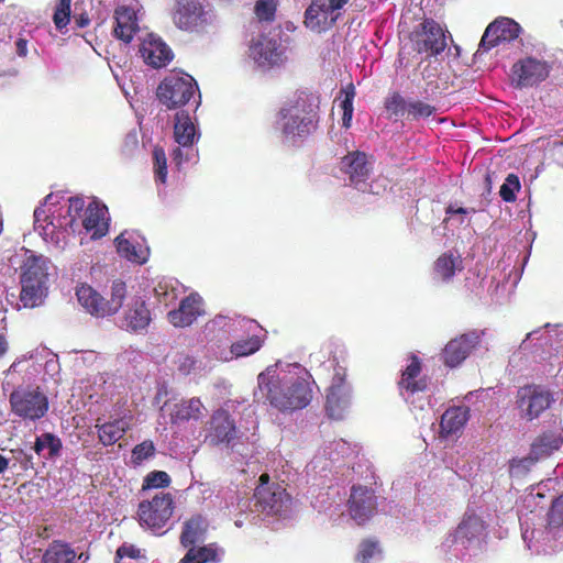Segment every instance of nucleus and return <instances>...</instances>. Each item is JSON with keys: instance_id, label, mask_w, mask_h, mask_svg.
Masks as SVG:
<instances>
[{"instance_id": "obj_24", "label": "nucleus", "mask_w": 563, "mask_h": 563, "mask_svg": "<svg viewBox=\"0 0 563 563\" xmlns=\"http://www.w3.org/2000/svg\"><path fill=\"white\" fill-rule=\"evenodd\" d=\"M356 453V444H351L344 439H334L324 442L311 463L314 468L320 465L325 470L330 464L344 462Z\"/></svg>"}, {"instance_id": "obj_36", "label": "nucleus", "mask_w": 563, "mask_h": 563, "mask_svg": "<svg viewBox=\"0 0 563 563\" xmlns=\"http://www.w3.org/2000/svg\"><path fill=\"white\" fill-rule=\"evenodd\" d=\"M174 137L178 145H195L199 139L194 121L185 111L176 113Z\"/></svg>"}, {"instance_id": "obj_38", "label": "nucleus", "mask_w": 563, "mask_h": 563, "mask_svg": "<svg viewBox=\"0 0 563 563\" xmlns=\"http://www.w3.org/2000/svg\"><path fill=\"white\" fill-rule=\"evenodd\" d=\"M468 420L466 407L449 408L441 417V433L444 437L454 435L462 431Z\"/></svg>"}, {"instance_id": "obj_17", "label": "nucleus", "mask_w": 563, "mask_h": 563, "mask_svg": "<svg viewBox=\"0 0 563 563\" xmlns=\"http://www.w3.org/2000/svg\"><path fill=\"white\" fill-rule=\"evenodd\" d=\"M551 65L538 57L518 59L510 69V80L516 88L533 87L549 77Z\"/></svg>"}, {"instance_id": "obj_47", "label": "nucleus", "mask_w": 563, "mask_h": 563, "mask_svg": "<svg viewBox=\"0 0 563 563\" xmlns=\"http://www.w3.org/2000/svg\"><path fill=\"white\" fill-rule=\"evenodd\" d=\"M380 558L382 549L378 541L367 539L360 543L356 555L357 563H372Z\"/></svg>"}, {"instance_id": "obj_57", "label": "nucleus", "mask_w": 563, "mask_h": 563, "mask_svg": "<svg viewBox=\"0 0 563 563\" xmlns=\"http://www.w3.org/2000/svg\"><path fill=\"white\" fill-rule=\"evenodd\" d=\"M275 12L276 4L274 0H258L255 5V14L260 21H272Z\"/></svg>"}, {"instance_id": "obj_4", "label": "nucleus", "mask_w": 563, "mask_h": 563, "mask_svg": "<svg viewBox=\"0 0 563 563\" xmlns=\"http://www.w3.org/2000/svg\"><path fill=\"white\" fill-rule=\"evenodd\" d=\"M522 539L534 554H553L563 550V494L553 500L547 523H534L533 518L519 517Z\"/></svg>"}, {"instance_id": "obj_46", "label": "nucleus", "mask_w": 563, "mask_h": 563, "mask_svg": "<svg viewBox=\"0 0 563 563\" xmlns=\"http://www.w3.org/2000/svg\"><path fill=\"white\" fill-rule=\"evenodd\" d=\"M409 99H405L398 92H394L385 99V109L388 113V118L397 121L399 118L405 117L408 113Z\"/></svg>"}, {"instance_id": "obj_53", "label": "nucleus", "mask_w": 563, "mask_h": 563, "mask_svg": "<svg viewBox=\"0 0 563 563\" xmlns=\"http://www.w3.org/2000/svg\"><path fill=\"white\" fill-rule=\"evenodd\" d=\"M170 484L169 475L164 471H153L148 473L143 482V489L163 488Z\"/></svg>"}, {"instance_id": "obj_7", "label": "nucleus", "mask_w": 563, "mask_h": 563, "mask_svg": "<svg viewBox=\"0 0 563 563\" xmlns=\"http://www.w3.org/2000/svg\"><path fill=\"white\" fill-rule=\"evenodd\" d=\"M420 371L419 360L412 356L402 372L399 389L404 399L411 406L416 419L422 423H428L433 418L434 404H432L430 395L427 393V379L419 377Z\"/></svg>"}, {"instance_id": "obj_27", "label": "nucleus", "mask_w": 563, "mask_h": 563, "mask_svg": "<svg viewBox=\"0 0 563 563\" xmlns=\"http://www.w3.org/2000/svg\"><path fill=\"white\" fill-rule=\"evenodd\" d=\"M118 253L128 261L144 264L150 255L144 238L134 231H124L115 239Z\"/></svg>"}, {"instance_id": "obj_35", "label": "nucleus", "mask_w": 563, "mask_h": 563, "mask_svg": "<svg viewBox=\"0 0 563 563\" xmlns=\"http://www.w3.org/2000/svg\"><path fill=\"white\" fill-rule=\"evenodd\" d=\"M223 554V549L216 543L202 547H194L192 544L179 563H219Z\"/></svg>"}, {"instance_id": "obj_9", "label": "nucleus", "mask_w": 563, "mask_h": 563, "mask_svg": "<svg viewBox=\"0 0 563 563\" xmlns=\"http://www.w3.org/2000/svg\"><path fill=\"white\" fill-rule=\"evenodd\" d=\"M374 161L366 153L353 151L341 161V170L347 175L351 185L362 192L378 195L386 187V179L369 181Z\"/></svg>"}, {"instance_id": "obj_28", "label": "nucleus", "mask_w": 563, "mask_h": 563, "mask_svg": "<svg viewBox=\"0 0 563 563\" xmlns=\"http://www.w3.org/2000/svg\"><path fill=\"white\" fill-rule=\"evenodd\" d=\"M479 336L475 332L462 334L451 340L443 350V361L449 367L459 366L478 344Z\"/></svg>"}, {"instance_id": "obj_58", "label": "nucleus", "mask_w": 563, "mask_h": 563, "mask_svg": "<svg viewBox=\"0 0 563 563\" xmlns=\"http://www.w3.org/2000/svg\"><path fill=\"white\" fill-rule=\"evenodd\" d=\"M555 483V479L548 478L544 482H541L538 484L537 487H533L531 492L525 497L523 504L527 507H531L532 504H536L537 498H543L544 497V489H549L553 484Z\"/></svg>"}, {"instance_id": "obj_49", "label": "nucleus", "mask_w": 563, "mask_h": 563, "mask_svg": "<svg viewBox=\"0 0 563 563\" xmlns=\"http://www.w3.org/2000/svg\"><path fill=\"white\" fill-rule=\"evenodd\" d=\"M344 99L340 102V108L343 111L342 115V125L345 129L351 126L352 118H353V99L355 96V90L352 85H350L346 89L343 90Z\"/></svg>"}, {"instance_id": "obj_54", "label": "nucleus", "mask_w": 563, "mask_h": 563, "mask_svg": "<svg viewBox=\"0 0 563 563\" xmlns=\"http://www.w3.org/2000/svg\"><path fill=\"white\" fill-rule=\"evenodd\" d=\"M71 0H58L53 16L54 23L58 30L64 29L69 23Z\"/></svg>"}, {"instance_id": "obj_33", "label": "nucleus", "mask_w": 563, "mask_h": 563, "mask_svg": "<svg viewBox=\"0 0 563 563\" xmlns=\"http://www.w3.org/2000/svg\"><path fill=\"white\" fill-rule=\"evenodd\" d=\"M563 443V428L555 427L553 430L539 435L531 444L530 455L537 462L548 459L552 453L560 449Z\"/></svg>"}, {"instance_id": "obj_15", "label": "nucleus", "mask_w": 563, "mask_h": 563, "mask_svg": "<svg viewBox=\"0 0 563 563\" xmlns=\"http://www.w3.org/2000/svg\"><path fill=\"white\" fill-rule=\"evenodd\" d=\"M197 91V82L190 75L170 74L159 84L157 98L168 109H174L188 103Z\"/></svg>"}, {"instance_id": "obj_40", "label": "nucleus", "mask_w": 563, "mask_h": 563, "mask_svg": "<svg viewBox=\"0 0 563 563\" xmlns=\"http://www.w3.org/2000/svg\"><path fill=\"white\" fill-rule=\"evenodd\" d=\"M154 292L159 303L169 306L185 292V287L176 279H164L155 286Z\"/></svg>"}, {"instance_id": "obj_3", "label": "nucleus", "mask_w": 563, "mask_h": 563, "mask_svg": "<svg viewBox=\"0 0 563 563\" xmlns=\"http://www.w3.org/2000/svg\"><path fill=\"white\" fill-rule=\"evenodd\" d=\"M317 128V106L313 97L300 92L280 108L274 131L284 144L297 145Z\"/></svg>"}, {"instance_id": "obj_48", "label": "nucleus", "mask_w": 563, "mask_h": 563, "mask_svg": "<svg viewBox=\"0 0 563 563\" xmlns=\"http://www.w3.org/2000/svg\"><path fill=\"white\" fill-rule=\"evenodd\" d=\"M538 463L533 456L528 454L523 457H516L509 461V475L512 478L525 477Z\"/></svg>"}, {"instance_id": "obj_23", "label": "nucleus", "mask_w": 563, "mask_h": 563, "mask_svg": "<svg viewBox=\"0 0 563 563\" xmlns=\"http://www.w3.org/2000/svg\"><path fill=\"white\" fill-rule=\"evenodd\" d=\"M350 517L357 523L363 525L369 520L376 511V496L367 487L353 486L347 501Z\"/></svg>"}, {"instance_id": "obj_62", "label": "nucleus", "mask_w": 563, "mask_h": 563, "mask_svg": "<svg viewBox=\"0 0 563 563\" xmlns=\"http://www.w3.org/2000/svg\"><path fill=\"white\" fill-rule=\"evenodd\" d=\"M349 2V0H328V5L335 14L341 15L340 10Z\"/></svg>"}, {"instance_id": "obj_19", "label": "nucleus", "mask_w": 563, "mask_h": 563, "mask_svg": "<svg viewBox=\"0 0 563 563\" xmlns=\"http://www.w3.org/2000/svg\"><path fill=\"white\" fill-rule=\"evenodd\" d=\"M554 401L547 388L538 385L521 387L517 394V405L521 418L532 421L540 417Z\"/></svg>"}, {"instance_id": "obj_50", "label": "nucleus", "mask_w": 563, "mask_h": 563, "mask_svg": "<svg viewBox=\"0 0 563 563\" xmlns=\"http://www.w3.org/2000/svg\"><path fill=\"white\" fill-rule=\"evenodd\" d=\"M434 111L435 108L427 102L409 99L407 115L413 120L429 118Z\"/></svg>"}, {"instance_id": "obj_61", "label": "nucleus", "mask_w": 563, "mask_h": 563, "mask_svg": "<svg viewBox=\"0 0 563 563\" xmlns=\"http://www.w3.org/2000/svg\"><path fill=\"white\" fill-rule=\"evenodd\" d=\"M10 350V343L4 333L0 332V361H2Z\"/></svg>"}, {"instance_id": "obj_6", "label": "nucleus", "mask_w": 563, "mask_h": 563, "mask_svg": "<svg viewBox=\"0 0 563 563\" xmlns=\"http://www.w3.org/2000/svg\"><path fill=\"white\" fill-rule=\"evenodd\" d=\"M21 266L20 301L24 308H35L44 303L48 290L49 260L43 255H35L30 251Z\"/></svg>"}, {"instance_id": "obj_11", "label": "nucleus", "mask_w": 563, "mask_h": 563, "mask_svg": "<svg viewBox=\"0 0 563 563\" xmlns=\"http://www.w3.org/2000/svg\"><path fill=\"white\" fill-rule=\"evenodd\" d=\"M173 20L180 30L197 33L214 32L219 25L213 10L203 7L198 0H178Z\"/></svg>"}, {"instance_id": "obj_55", "label": "nucleus", "mask_w": 563, "mask_h": 563, "mask_svg": "<svg viewBox=\"0 0 563 563\" xmlns=\"http://www.w3.org/2000/svg\"><path fill=\"white\" fill-rule=\"evenodd\" d=\"M155 453V446L154 443L150 440L143 441L142 443L137 444L133 451H132V462L135 465L142 464L145 460L153 456Z\"/></svg>"}, {"instance_id": "obj_39", "label": "nucleus", "mask_w": 563, "mask_h": 563, "mask_svg": "<svg viewBox=\"0 0 563 563\" xmlns=\"http://www.w3.org/2000/svg\"><path fill=\"white\" fill-rule=\"evenodd\" d=\"M208 521L201 515H195L184 523L180 542L188 548L205 539Z\"/></svg>"}, {"instance_id": "obj_1", "label": "nucleus", "mask_w": 563, "mask_h": 563, "mask_svg": "<svg viewBox=\"0 0 563 563\" xmlns=\"http://www.w3.org/2000/svg\"><path fill=\"white\" fill-rule=\"evenodd\" d=\"M109 212L106 205L93 200L85 207L79 197L66 198L49 194L34 210V230L52 252H64L75 233L90 234L100 239L109 230Z\"/></svg>"}, {"instance_id": "obj_5", "label": "nucleus", "mask_w": 563, "mask_h": 563, "mask_svg": "<svg viewBox=\"0 0 563 563\" xmlns=\"http://www.w3.org/2000/svg\"><path fill=\"white\" fill-rule=\"evenodd\" d=\"M486 537V525L481 516L466 511L456 529L441 543V552L449 561H465L476 555Z\"/></svg>"}, {"instance_id": "obj_29", "label": "nucleus", "mask_w": 563, "mask_h": 563, "mask_svg": "<svg viewBox=\"0 0 563 563\" xmlns=\"http://www.w3.org/2000/svg\"><path fill=\"white\" fill-rule=\"evenodd\" d=\"M527 342L541 349L559 352L563 349V324H545L542 328L529 332L521 347L527 349Z\"/></svg>"}, {"instance_id": "obj_64", "label": "nucleus", "mask_w": 563, "mask_h": 563, "mask_svg": "<svg viewBox=\"0 0 563 563\" xmlns=\"http://www.w3.org/2000/svg\"><path fill=\"white\" fill-rule=\"evenodd\" d=\"M10 465H15L14 460L12 457H7L0 454V475L3 474L10 467Z\"/></svg>"}, {"instance_id": "obj_18", "label": "nucleus", "mask_w": 563, "mask_h": 563, "mask_svg": "<svg viewBox=\"0 0 563 563\" xmlns=\"http://www.w3.org/2000/svg\"><path fill=\"white\" fill-rule=\"evenodd\" d=\"M208 410L199 397L181 399L176 402L172 411L170 423L178 429L189 430L196 439L198 435V424L203 422Z\"/></svg>"}, {"instance_id": "obj_8", "label": "nucleus", "mask_w": 563, "mask_h": 563, "mask_svg": "<svg viewBox=\"0 0 563 563\" xmlns=\"http://www.w3.org/2000/svg\"><path fill=\"white\" fill-rule=\"evenodd\" d=\"M76 296L80 306L91 316L104 318L112 316L123 307L126 298V286L121 280L111 285L110 298H104L91 286L82 284L77 287Z\"/></svg>"}, {"instance_id": "obj_60", "label": "nucleus", "mask_w": 563, "mask_h": 563, "mask_svg": "<svg viewBox=\"0 0 563 563\" xmlns=\"http://www.w3.org/2000/svg\"><path fill=\"white\" fill-rule=\"evenodd\" d=\"M34 352H29L26 354L21 355L9 366V368L4 372V375L8 377L11 374L18 373L21 369V365L24 362L34 358Z\"/></svg>"}, {"instance_id": "obj_44", "label": "nucleus", "mask_w": 563, "mask_h": 563, "mask_svg": "<svg viewBox=\"0 0 563 563\" xmlns=\"http://www.w3.org/2000/svg\"><path fill=\"white\" fill-rule=\"evenodd\" d=\"M62 449V441L53 433H43L36 438L33 450L45 460L57 456Z\"/></svg>"}, {"instance_id": "obj_45", "label": "nucleus", "mask_w": 563, "mask_h": 563, "mask_svg": "<svg viewBox=\"0 0 563 563\" xmlns=\"http://www.w3.org/2000/svg\"><path fill=\"white\" fill-rule=\"evenodd\" d=\"M177 369L183 375H200L207 372L210 367L203 364L202 361L197 360L195 356L187 353H179L175 361Z\"/></svg>"}, {"instance_id": "obj_14", "label": "nucleus", "mask_w": 563, "mask_h": 563, "mask_svg": "<svg viewBox=\"0 0 563 563\" xmlns=\"http://www.w3.org/2000/svg\"><path fill=\"white\" fill-rule=\"evenodd\" d=\"M9 401L15 416L30 421L40 420L49 408L48 398L38 386H19L11 393Z\"/></svg>"}, {"instance_id": "obj_59", "label": "nucleus", "mask_w": 563, "mask_h": 563, "mask_svg": "<svg viewBox=\"0 0 563 563\" xmlns=\"http://www.w3.org/2000/svg\"><path fill=\"white\" fill-rule=\"evenodd\" d=\"M141 554L140 549L134 547L133 544H123L117 551V558L122 560L124 558L136 559Z\"/></svg>"}, {"instance_id": "obj_16", "label": "nucleus", "mask_w": 563, "mask_h": 563, "mask_svg": "<svg viewBox=\"0 0 563 563\" xmlns=\"http://www.w3.org/2000/svg\"><path fill=\"white\" fill-rule=\"evenodd\" d=\"M255 505L261 511L267 515H279L287 512L290 507V497L286 489L276 483H269V476L263 473L260 476V484L254 492Z\"/></svg>"}, {"instance_id": "obj_31", "label": "nucleus", "mask_w": 563, "mask_h": 563, "mask_svg": "<svg viewBox=\"0 0 563 563\" xmlns=\"http://www.w3.org/2000/svg\"><path fill=\"white\" fill-rule=\"evenodd\" d=\"M339 19L328 5L327 0L313 1L305 13V24L308 29L314 32H322L330 29Z\"/></svg>"}, {"instance_id": "obj_20", "label": "nucleus", "mask_w": 563, "mask_h": 563, "mask_svg": "<svg viewBox=\"0 0 563 563\" xmlns=\"http://www.w3.org/2000/svg\"><path fill=\"white\" fill-rule=\"evenodd\" d=\"M413 48L420 54L438 55L446 47V37L440 24L426 20L411 34Z\"/></svg>"}, {"instance_id": "obj_56", "label": "nucleus", "mask_w": 563, "mask_h": 563, "mask_svg": "<svg viewBox=\"0 0 563 563\" xmlns=\"http://www.w3.org/2000/svg\"><path fill=\"white\" fill-rule=\"evenodd\" d=\"M173 161L180 167L184 163L192 162L197 157V150L194 145H178L173 151Z\"/></svg>"}, {"instance_id": "obj_43", "label": "nucleus", "mask_w": 563, "mask_h": 563, "mask_svg": "<svg viewBox=\"0 0 563 563\" xmlns=\"http://www.w3.org/2000/svg\"><path fill=\"white\" fill-rule=\"evenodd\" d=\"M236 327H240L241 329H245L247 331H254V330H258L260 329V325L253 321V320H249V319H240V318H231V317H228V316H223V314H219L217 317H214L211 321H209L207 323V328H211V329H221V330H224L227 332H231V331H234Z\"/></svg>"}, {"instance_id": "obj_52", "label": "nucleus", "mask_w": 563, "mask_h": 563, "mask_svg": "<svg viewBox=\"0 0 563 563\" xmlns=\"http://www.w3.org/2000/svg\"><path fill=\"white\" fill-rule=\"evenodd\" d=\"M520 189V181L517 175L509 174L500 187L499 195L504 201L512 202L516 200V192Z\"/></svg>"}, {"instance_id": "obj_30", "label": "nucleus", "mask_w": 563, "mask_h": 563, "mask_svg": "<svg viewBox=\"0 0 563 563\" xmlns=\"http://www.w3.org/2000/svg\"><path fill=\"white\" fill-rule=\"evenodd\" d=\"M151 321L150 310L141 297H129L121 322V328L130 331L144 330Z\"/></svg>"}, {"instance_id": "obj_63", "label": "nucleus", "mask_w": 563, "mask_h": 563, "mask_svg": "<svg viewBox=\"0 0 563 563\" xmlns=\"http://www.w3.org/2000/svg\"><path fill=\"white\" fill-rule=\"evenodd\" d=\"M16 54L21 57H25L27 55V41L24 38H19L15 42Z\"/></svg>"}, {"instance_id": "obj_21", "label": "nucleus", "mask_w": 563, "mask_h": 563, "mask_svg": "<svg viewBox=\"0 0 563 563\" xmlns=\"http://www.w3.org/2000/svg\"><path fill=\"white\" fill-rule=\"evenodd\" d=\"M249 56L257 67L263 69L278 66L286 59L280 43L264 35L252 41L249 48Z\"/></svg>"}, {"instance_id": "obj_22", "label": "nucleus", "mask_w": 563, "mask_h": 563, "mask_svg": "<svg viewBox=\"0 0 563 563\" xmlns=\"http://www.w3.org/2000/svg\"><path fill=\"white\" fill-rule=\"evenodd\" d=\"M521 32V26L509 18H499L492 22L479 43L478 52H487L501 43L516 40Z\"/></svg>"}, {"instance_id": "obj_13", "label": "nucleus", "mask_w": 563, "mask_h": 563, "mask_svg": "<svg viewBox=\"0 0 563 563\" xmlns=\"http://www.w3.org/2000/svg\"><path fill=\"white\" fill-rule=\"evenodd\" d=\"M174 508L172 494L156 493L150 500L140 503L137 509L139 523L145 530L155 534H163L165 527L172 519Z\"/></svg>"}, {"instance_id": "obj_34", "label": "nucleus", "mask_w": 563, "mask_h": 563, "mask_svg": "<svg viewBox=\"0 0 563 563\" xmlns=\"http://www.w3.org/2000/svg\"><path fill=\"white\" fill-rule=\"evenodd\" d=\"M256 331H261V328L258 330L251 331L252 335L250 338L232 343L230 351L221 352L216 355V358L228 362L233 358L249 356L257 352L262 346V339L255 333Z\"/></svg>"}, {"instance_id": "obj_32", "label": "nucleus", "mask_w": 563, "mask_h": 563, "mask_svg": "<svg viewBox=\"0 0 563 563\" xmlns=\"http://www.w3.org/2000/svg\"><path fill=\"white\" fill-rule=\"evenodd\" d=\"M139 12L132 7H119L115 10L114 35L124 43H130L139 27Z\"/></svg>"}, {"instance_id": "obj_2", "label": "nucleus", "mask_w": 563, "mask_h": 563, "mask_svg": "<svg viewBox=\"0 0 563 563\" xmlns=\"http://www.w3.org/2000/svg\"><path fill=\"white\" fill-rule=\"evenodd\" d=\"M310 378L300 364L278 361L257 375L254 399L283 413L300 410L312 399Z\"/></svg>"}, {"instance_id": "obj_12", "label": "nucleus", "mask_w": 563, "mask_h": 563, "mask_svg": "<svg viewBox=\"0 0 563 563\" xmlns=\"http://www.w3.org/2000/svg\"><path fill=\"white\" fill-rule=\"evenodd\" d=\"M329 367L333 368V376L325 394V411L333 420H342L349 413L352 406V387L346 382V368L335 358L329 361Z\"/></svg>"}, {"instance_id": "obj_37", "label": "nucleus", "mask_w": 563, "mask_h": 563, "mask_svg": "<svg viewBox=\"0 0 563 563\" xmlns=\"http://www.w3.org/2000/svg\"><path fill=\"white\" fill-rule=\"evenodd\" d=\"M100 442L104 445H112L119 441L124 433L131 428L129 418L123 417L113 421L96 424Z\"/></svg>"}, {"instance_id": "obj_42", "label": "nucleus", "mask_w": 563, "mask_h": 563, "mask_svg": "<svg viewBox=\"0 0 563 563\" xmlns=\"http://www.w3.org/2000/svg\"><path fill=\"white\" fill-rule=\"evenodd\" d=\"M84 553L77 556L67 544L55 542L45 552L43 563H78Z\"/></svg>"}, {"instance_id": "obj_25", "label": "nucleus", "mask_w": 563, "mask_h": 563, "mask_svg": "<svg viewBox=\"0 0 563 563\" xmlns=\"http://www.w3.org/2000/svg\"><path fill=\"white\" fill-rule=\"evenodd\" d=\"M203 313L202 298L198 294L192 292L180 300L177 309H173L167 313V319L176 328H186L191 325Z\"/></svg>"}, {"instance_id": "obj_10", "label": "nucleus", "mask_w": 563, "mask_h": 563, "mask_svg": "<svg viewBox=\"0 0 563 563\" xmlns=\"http://www.w3.org/2000/svg\"><path fill=\"white\" fill-rule=\"evenodd\" d=\"M234 407L233 401H228L224 406L213 410L203 429L198 430L196 439L203 437V441L211 445L224 444L234 449L235 440L239 438V430L234 419L230 415V409Z\"/></svg>"}, {"instance_id": "obj_26", "label": "nucleus", "mask_w": 563, "mask_h": 563, "mask_svg": "<svg viewBox=\"0 0 563 563\" xmlns=\"http://www.w3.org/2000/svg\"><path fill=\"white\" fill-rule=\"evenodd\" d=\"M140 54L144 63L153 68L165 67L173 59L172 49L152 33L141 37Z\"/></svg>"}, {"instance_id": "obj_41", "label": "nucleus", "mask_w": 563, "mask_h": 563, "mask_svg": "<svg viewBox=\"0 0 563 563\" xmlns=\"http://www.w3.org/2000/svg\"><path fill=\"white\" fill-rule=\"evenodd\" d=\"M462 269V260L457 253L442 254L434 263V274L442 280H450L456 271Z\"/></svg>"}, {"instance_id": "obj_51", "label": "nucleus", "mask_w": 563, "mask_h": 563, "mask_svg": "<svg viewBox=\"0 0 563 563\" xmlns=\"http://www.w3.org/2000/svg\"><path fill=\"white\" fill-rule=\"evenodd\" d=\"M154 173L157 181L165 184L167 178V158L162 147L153 150Z\"/></svg>"}]
</instances>
